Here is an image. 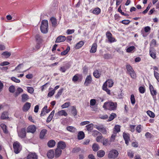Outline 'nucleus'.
<instances>
[{
	"mask_svg": "<svg viewBox=\"0 0 159 159\" xmlns=\"http://www.w3.org/2000/svg\"><path fill=\"white\" fill-rule=\"evenodd\" d=\"M117 103L116 102H113L111 101L105 102L103 105V107L106 109L110 111H114L116 110Z\"/></svg>",
	"mask_w": 159,
	"mask_h": 159,
	"instance_id": "nucleus-1",
	"label": "nucleus"
},
{
	"mask_svg": "<svg viewBox=\"0 0 159 159\" xmlns=\"http://www.w3.org/2000/svg\"><path fill=\"white\" fill-rule=\"evenodd\" d=\"M40 30L43 34L48 33V25L47 20H43L42 21L40 26Z\"/></svg>",
	"mask_w": 159,
	"mask_h": 159,
	"instance_id": "nucleus-2",
	"label": "nucleus"
},
{
	"mask_svg": "<svg viewBox=\"0 0 159 159\" xmlns=\"http://www.w3.org/2000/svg\"><path fill=\"white\" fill-rule=\"evenodd\" d=\"M118 152L115 149H113L109 152L108 157L109 158L115 159L118 156Z\"/></svg>",
	"mask_w": 159,
	"mask_h": 159,
	"instance_id": "nucleus-3",
	"label": "nucleus"
},
{
	"mask_svg": "<svg viewBox=\"0 0 159 159\" xmlns=\"http://www.w3.org/2000/svg\"><path fill=\"white\" fill-rule=\"evenodd\" d=\"M13 147L14 152L16 154L19 153L21 150L20 144L17 141H16L13 144Z\"/></svg>",
	"mask_w": 159,
	"mask_h": 159,
	"instance_id": "nucleus-4",
	"label": "nucleus"
},
{
	"mask_svg": "<svg viewBox=\"0 0 159 159\" xmlns=\"http://www.w3.org/2000/svg\"><path fill=\"white\" fill-rule=\"evenodd\" d=\"M18 135L21 138H24L26 136V132L25 128H22L18 132Z\"/></svg>",
	"mask_w": 159,
	"mask_h": 159,
	"instance_id": "nucleus-5",
	"label": "nucleus"
},
{
	"mask_svg": "<svg viewBox=\"0 0 159 159\" xmlns=\"http://www.w3.org/2000/svg\"><path fill=\"white\" fill-rule=\"evenodd\" d=\"M106 36L110 43H111L116 41V40L112 37V34L109 31L107 32Z\"/></svg>",
	"mask_w": 159,
	"mask_h": 159,
	"instance_id": "nucleus-6",
	"label": "nucleus"
},
{
	"mask_svg": "<svg viewBox=\"0 0 159 159\" xmlns=\"http://www.w3.org/2000/svg\"><path fill=\"white\" fill-rule=\"evenodd\" d=\"M123 136L125 140V143L127 145H128L129 141L130 140L129 134L124 132L123 133Z\"/></svg>",
	"mask_w": 159,
	"mask_h": 159,
	"instance_id": "nucleus-7",
	"label": "nucleus"
},
{
	"mask_svg": "<svg viewBox=\"0 0 159 159\" xmlns=\"http://www.w3.org/2000/svg\"><path fill=\"white\" fill-rule=\"evenodd\" d=\"M36 127L34 125H31L29 126L27 128V132L34 133L36 131Z\"/></svg>",
	"mask_w": 159,
	"mask_h": 159,
	"instance_id": "nucleus-8",
	"label": "nucleus"
},
{
	"mask_svg": "<svg viewBox=\"0 0 159 159\" xmlns=\"http://www.w3.org/2000/svg\"><path fill=\"white\" fill-rule=\"evenodd\" d=\"M66 145L65 143L63 141H59L57 144V148H59L61 149H63L66 148Z\"/></svg>",
	"mask_w": 159,
	"mask_h": 159,
	"instance_id": "nucleus-9",
	"label": "nucleus"
},
{
	"mask_svg": "<svg viewBox=\"0 0 159 159\" xmlns=\"http://www.w3.org/2000/svg\"><path fill=\"white\" fill-rule=\"evenodd\" d=\"M8 118V113L7 111H4L2 113L1 116V119L6 120Z\"/></svg>",
	"mask_w": 159,
	"mask_h": 159,
	"instance_id": "nucleus-10",
	"label": "nucleus"
},
{
	"mask_svg": "<svg viewBox=\"0 0 159 159\" xmlns=\"http://www.w3.org/2000/svg\"><path fill=\"white\" fill-rule=\"evenodd\" d=\"M31 107V104L28 102H26L23 106L22 110L24 111H27Z\"/></svg>",
	"mask_w": 159,
	"mask_h": 159,
	"instance_id": "nucleus-11",
	"label": "nucleus"
},
{
	"mask_svg": "<svg viewBox=\"0 0 159 159\" xmlns=\"http://www.w3.org/2000/svg\"><path fill=\"white\" fill-rule=\"evenodd\" d=\"M92 80V79L91 75H89L87 76L84 83V85L86 86H88L89 84L91 83Z\"/></svg>",
	"mask_w": 159,
	"mask_h": 159,
	"instance_id": "nucleus-12",
	"label": "nucleus"
},
{
	"mask_svg": "<svg viewBox=\"0 0 159 159\" xmlns=\"http://www.w3.org/2000/svg\"><path fill=\"white\" fill-rule=\"evenodd\" d=\"M50 111L47 109V106H46L42 109L40 114L41 116H44L46 114L48 113Z\"/></svg>",
	"mask_w": 159,
	"mask_h": 159,
	"instance_id": "nucleus-13",
	"label": "nucleus"
},
{
	"mask_svg": "<svg viewBox=\"0 0 159 159\" xmlns=\"http://www.w3.org/2000/svg\"><path fill=\"white\" fill-rule=\"evenodd\" d=\"M66 39L65 36L60 35L58 36L56 39L55 41L56 43H60L65 41Z\"/></svg>",
	"mask_w": 159,
	"mask_h": 159,
	"instance_id": "nucleus-14",
	"label": "nucleus"
},
{
	"mask_svg": "<svg viewBox=\"0 0 159 159\" xmlns=\"http://www.w3.org/2000/svg\"><path fill=\"white\" fill-rule=\"evenodd\" d=\"M62 152L61 150L58 148H57L55 150L54 155L56 158L59 157L61 155Z\"/></svg>",
	"mask_w": 159,
	"mask_h": 159,
	"instance_id": "nucleus-15",
	"label": "nucleus"
},
{
	"mask_svg": "<svg viewBox=\"0 0 159 159\" xmlns=\"http://www.w3.org/2000/svg\"><path fill=\"white\" fill-rule=\"evenodd\" d=\"M47 156L48 158L52 159L55 156L54 152L53 150H51L48 152Z\"/></svg>",
	"mask_w": 159,
	"mask_h": 159,
	"instance_id": "nucleus-16",
	"label": "nucleus"
},
{
	"mask_svg": "<svg viewBox=\"0 0 159 159\" xmlns=\"http://www.w3.org/2000/svg\"><path fill=\"white\" fill-rule=\"evenodd\" d=\"M27 159H37V156L35 153H30L27 157Z\"/></svg>",
	"mask_w": 159,
	"mask_h": 159,
	"instance_id": "nucleus-17",
	"label": "nucleus"
},
{
	"mask_svg": "<svg viewBox=\"0 0 159 159\" xmlns=\"http://www.w3.org/2000/svg\"><path fill=\"white\" fill-rule=\"evenodd\" d=\"M155 51L153 48H151L149 50V54L152 57L155 59L156 57Z\"/></svg>",
	"mask_w": 159,
	"mask_h": 159,
	"instance_id": "nucleus-18",
	"label": "nucleus"
},
{
	"mask_svg": "<svg viewBox=\"0 0 159 159\" xmlns=\"http://www.w3.org/2000/svg\"><path fill=\"white\" fill-rule=\"evenodd\" d=\"M97 47V45L96 43H94L90 50V52L91 53H94L96 52Z\"/></svg>",
	"mask_w": 159,
	"mask_h": 159,
	"instance_id": "nucleus-19",
	"label": "nucleus"
},
{
	"mask_svg": "<svg viewBox=\"0 0 159 159\" xmlns=\"http://www.w3.org/2000/svg\"><path fill=\"white\" fill-rule=\"evenodd\" d=\"M23 89L20 88H18L17 89L16 92L14 93V96L15 97L18 96L20 93L23 92Z\"/></svg>",
	"mask_w": 159,
	"mask_h": 159,
	"instance_id": "nucleus-20",
	"label": "nucleus"
},
{
	"mask_svg": "<svg viewBox=\"0 0 159 159\" xmlns=\"http://www.w3.org/2000/svg\"><path fill=\"white\" fill-rule=\"evenodd\" d=\"M54 113L55 111L54 110H53L51 112L49 116L47 118V119L46 120V122H47L49 123L51 120L53 116Z\"/></svg>",
	"mask_w": 159,
	"mask_h": 159,
	"instance_id": "nucleus-21",
	"label": "nucleus"
},
{
	"mask_svg": "<svg viewBox=\"0 0 159 159\" xmlns=\"http://www.w3.org/2000/svg\"><path fill=\"white\" fill-rule=\"evenodd\" d=\"M107 82H105L102 86V89L106 91L107 93L110 95L111 94L110 90L107 88Z\"/></svg>",
	"mask_w": 159,
	"mask_h": 159,
	"instance_id": "nucleus-22",
	"label": "nucleus"
},
{
	"mask_svg": "<svg viewBox=\"0 0 159 159\" xmlns=\"http://www.w3.org/2000/svg\"><path fill=\"white\" fill-rule=\"evenodd\" d=\"M66 129L68 131L73 133L75 132L76 131V128L72 126H67L66 127Z\"/></svg>",
	"mask_w": 159,
	"mask_h": 159,
	"instance_id": "nucleus-23",
	"label": "nucleus"
},
{
	"mask_svg": "<svg viewBox=\"0 0 159 159\" xmlns=\"http://www.w3.org/2000/svg\"><path fill=\"white\" fill-rule=\"evenodd\" d=\"M55 143H56L54 140H51L48 142V145L49 147L52 148L55 146Z\"/></svg>",
	"mask_w": 159,
	"mask_h": 159,
	"instance_id": "nucleus-24",
	"label": "nucleus"
},
{
	"mask_svg": "<svg viewBox=\"0 0 159 159\" xmlns=\"http://www.w3.org/2000/svg\"><path fill=\"white\" fill-rule=\"evenodd\" d=\"M57 114L59 116H67L68 115L67 113L64 110H61L58 111L57 113Z\"/></svg>",
	"mask_w": 159,
	"mask_h": 159,
	"instance_id": "nucleus-25",
	"label": "nucleus"
},
{
	"mask_svg": "<svg viewBox=\"0 0 159 159\" xmlns=\"http://www.w3.org/2000/svg\"><path fill=\"white\" fill-rule=\"evenodd\" d=\"M84 137V134L82 131L79 132L78 135V139L79 140H81L83 139Z\"/></svg>",
	"mask_w": 159,
	"mask_h": 159,
	"instance_id": "nucleus-26",
	"label": "nucleus"
},
{
	"mask_svg": "<svg viewBox=\"0 0 159 159\" xmlns=\"http://www.w3.org/2000/svg\"><path fill=\"white\" fill-rule=\"evenodd\" d=\"M47 130L44 129H43L41 131L39 134L40 138L41 139H43L44 138L45 135L47 133Z\"/></svg>",
	"mask_w": 159,
	"mask_h": 159,
	"instance_id": "nucleus-27",
	"label": "nucleus"
},
{
	"mask_svg": "<svg viewBox=\"0 0 159 159\" xmlns=\"http://www.w3.org/2000/svg\"><path fill=\"white\" fill-rule=\"evenodd\" d=\"M22 101L24 102L26 101L29 99V97L28 95L26 94H23L21 95Z\"/></svg>",
	"mask_w": 159,
	"mask_h": 159,
	"instance_id": "nucleus-28",
	"label": "nucleus"
},
{
	"mask_svg": "<svg viewBox=\"0 0 159 159\" xmlns=\"http://www.w3.org/2000/svg\"><path fill=\"white\" fill-rule=\"evenodd\" d=\"M50 20L53 27H56L57 25V21L56 19L54 17H52L50 19Z\"/></svg>",
	"mask_w": 159,
	"mask_h": 159,
	"instance_id": "nucleus-29",
	"label": "nucleus"
},
{
	"mask_svg": "<svg viewBox=\"0 0 159 159\" xmlns=\"http://www.w3.org/2000/svg\"><path fill=\"white\" fill-rule=\"evenodd\" d=\"M93 75L95 78H98L100 77L101 73L98 70H95L93 73Z\"/></svg>",
	"mask_w": 159,
	"mask_h": 159,
	"instance_id": "nucleus-30",
	"label": "nucleus"
},
{
	"mask_svg": "<svg viewBox=\"0 0 159 159\" xmlns=\"http://www.w3.org/2000/svg\"><path fill=\"white\" fill-rule=\"evenodd\" d=\"M105 154V152L103 150H100L97 152V156L100 157H103Z\"/></svg>",
	"mask_w": 159,
	"mask_h": 159,
	"instance_id": "nucleus-31",
	"label": "nucleus"
},
{
	"mask_svg": "<svg viewBox=\"0 0 159 159\" xmlns=\"http://www.w3.org/2000/svg\"><path fill=\"white\" fill-rule=\"evenodd\" d=\"M84 42L83 41H80L75 46V48L76 49H79L81 48L84 44Z\"/></svg>",
	"mask_w": 159,
	"mask_h": 159,
	"instance_id": "nucleus-32",
	"label": "nucleus"
},
{
	"mask_svg": "<svg viewBox=\"0 0 159 159\" xmlns=\"http://www.w3.org/2000/svg\"><path fill=\"white\" fill-rule=\"evenodd\" d=\"M114 129V133H116L119 132L120 131V126L118 125H116L115 126Z\"/></svg>",
	"mask_w": 159,
	"mask_h": 159,
	"instance_id": "nucleus-33",
	"label": "nucleus"
},
{
	"mask_svg": "<svg viewBox=\"0 0 159 159\" xmlns=\"http://www.w3.org/2000/svg\"><path fill=\"white\" fill-rule=\"evenodd\" d=\"M129 74L130 76L133 79H136V75L135 73L134 70H133L131 71V72H130L128 73Z\"/></svg>",
	"mask_w": 159,
	"mask_h": 159,
	"instance_id": "nucleus-34",
	"label": "nucleus"
},
{
	"mask_svg": "<svg viewBox=\"0 0 159 159\" xmlns=\"http://www.w3.org/2000/svg\"><path fill=\"white\" fill-rule=\"evenodd\" d=\"M105 82H107V85H108V86L110 87H111L113 86V82L111 79H109Z\"/></svg>",
	"mask_w": 159,
	"mask_h": 159,
	"instance_id": "nucleus-35",
	"label": "nucleus"
},
{
	"mask_svg": "<svg viewBox=\"0 0 159 159\" xmlns=\"http://www.w3.org/2000/svg\"><path fill=\"white\" fill-rule=\"evenodd\" d=\"M135 49V48L134 46L129 47L126 49V52H132Z\"/></svg>",
	"mask_w": 159,
	"mask_h": 159,
	"instance_id": "nucleus-36",
	"label": "nucleus"
},
{
	"mask_svg": "<svg viewBox=\"0 0 159 159\" xmlns=\"http://www.w3.org/2000/svg\"><path fill=\"white\" fill-rule=\"evenodd\" d=\"M0 126L3 129L4 132L5 133H8V131L7 129V126L6 125L4 124H1Z\"/></svg>",
	"mask_w": 159,
	"mask_h": 159,
	"instance_id": "nucleus-37",
	"label": "nucleus"
},
{
	"mask_svg": "<svg viewBox=\"0 0 159 159\" xmlns=\"http://www.w3.org/2000/svg\"><path fill=\"white\" fill-rule=\"evenodd\" d=\"M126 68L128 71V73L134 70L132 67L129 64H127L126 65Z\"/></svg>",
	"mask_w": 159,
	"mask_h": 159,
	"instance_id": "nucleus-38",
	"label": "nucleus"
},
{
	"mask_svg": "<svg viewBox=\"0 0 159 159\" xmlns=\"http://www.w3.org/2000/svg\"><path fill=\"white\" fill-rule=\"evenodd\" d=\"M92 148L94 151H97L99 149V146L97 144L94 143L93 145Z\"/></svg>",
	"mask_w": 159,
	"mask_h": 159,
	"instance_id": "nucleus-39",
	"label": "nucleus"
},
{
	"mask_svg": "<svg viewBox=\"0 0 159 159\" xmlns=\"http://www.w3.org/2000/svg\"><path fill=\"white\" fill-rule=\"evenodd\" d=\"M70 50V47L68 46L66 50L61 52V55H66L68 53V52Z\"/></svg>",
	"mask_w": 159,
	"mask_h": 159,
	"instance_id": "nucleus-40",
	"label": "nucleus"
},
{
	"mask_svg": "<svg viewBox=\"0 0 159 159\" xmlns=\"http://www.w3.org/2000/svg\"><path fill=\"white\" fill-rule=\"evenodd\" d=\"M100 9L99 8L97 7L94 9L93 11V13L95 14L98 15L100 12Z\"/></svg>",
	"mask_w": 159,
	"mask_h": 159,
	"instance_id": "nucleus-41",
	"label": "nucleus"
},
{
	"mask_svg": "<svg viewBox=\"0 0 159 159\" xmlns=\"http://www.w3.org/2000/svg\"><path fill=\"white\" fill-rule=\"evenodd\" d=\"M116 116V115L115 113H111L109 117L108 121H110L112 120Z\"/></svg>",
	"mask_w": 159,
	"mask_h": 159,
	"instance_id": "nucleus-42",
	"label": "nucleus"
},
{
	"mask_svg": "<svg viewBox=\"0 0 159 159\" xmlns=\"http://www.w3.org/2000/svg\"><path fill=\"white\" fill-rule=\"evenodd\" d=\"M86 127L88 130L91 131L93 128V125L92 124H90L87 125Z\"/></svg>",
	"mask_w": 159,
	"mask_h": 159,
	"instance_id": "nucleus-43",
	"label": "nucleus"
},
{
	"mask_svg": "<svg viewBox=\"0 0 159 159\" xmlns=\"http://www.w3.org/2000/svg\"><path fill=\"white\" fill-rule=\"evenodd\" d=\"M148 115L151 117L154 118L155 117V114L150 111H148L147 112Z\"/></svg>",
	"mask_w": 159,
	"mask_h": 159,
	"instance_id": "nucleus-44",
	"label": "nucleus"
},
{
	"mask_svg": "<svg viewBox=\"0 0 159 159\" xmlns=\"http://www.w3.org/2000/svg\"><path fill=\"white\" fill-rule=\"evenodd\" d=\"M2 55L4 56L6 58H8L11 56V53L10 52H5L2 53Z\"/></svg>",
	"mask_w": 159,
	"mask_h": 159,
	"instance_id": "nucleus-45",
	"label": "nucleus"
},
{
	"mask_svg": "<svg viewBox=\"0 0 159 159\" xmlns=\"http://www.w3.org/2000/svg\"><path fill=\"white\" fill-rule=\"evenodd\" d=\"M27 88L28 92L31 94H32L33 93L34 90L33 87H27Z\"/></svg>",
	"mask_w": 159,
	"mask_h": 159,
	"instance_id": "nucleus-46",
	"label": "nucleus"
},
{
	"mask_svg": "<svg viewBox=\"0 0 159 159\" xmlns=\"http://www.w3.org/2000/svg\"><path fill=\"white\" fill-rule=\"evenodd\" d=\"M103 126L102 125H94V127L99 131L102 129Z\"/></svg>",
	"mask_w": 159,
	"mask_h": 159,
	"instance_id": "nucleus-47",
	"label": "nucleus"
},
{
	"mask_svg": "<svg viewBox=\"0 0 159 159\" xmlns=\"http://www.w3.org/2000/svg\"><path fill=\"white\" fill-rule=\"evenodd\" d=\"M130 100L131 103L134 105L135 102V100L134 96V94H132L131 95Z\"/></svg>",
	"mask_w": 159,
	"mask_h": 159,
	"instance_id": "nucleus-48",
	"label": "nucleus"
},
{
	"mask_svg": "<svg viewBox=\"0 0 159 159\" xmlns=\"http://www.w3.org/2000/svg\"><path fill=\"white\" fill-rule=\"evenodd\" d=\"M35 39L39 43H41L42 40L41 37L39 35L37 34L35 36Z\"/></svg>",
	"mask_w": 159,
	"mask_h": 159,
	"instance_id": "nucleus-49",
	"label": "nucleus"
},
{
	"mask_svg": "<svg viewBox=\"0 0 159 159\" xmlns=\"http://www.w3.org/2000/svg\"><path fill=\"white\" fill-rule=\"evenodd\" d=\"M15 88L13 85L11 86L9 88V91L11 93H13L15 91Z\"/></svg>",
	"mask_w": 159,
	"mask_h": 159,
	"instance_id": "nucleus-50",
	"label": "nucleus"
},
{
	"mask_svg": "<svg viewBox=\"0 0 159 159\" xmlns=\"http://www.w3.org/2000/svg\"><path fill=\"white\" fill-rule=\"evenodd\" d=\"M154 74L155 78L157 80V81L159 82V73L154 71Z\"/></svg>",
	"mask_w": 159,
	"mask_h": 159,
	"instance_id": "nucleus-51",
	"label": "nucleus"
},
{
	"mask_svg": "<svg viewBox=\"0 0 159 159\" xmlns=\"http://www.w3.org/2000/svg\"><path fill=\"white\" fill-rule=\"evenodd\" d=\"M70 105L69 102H66L64 103L61 106V107L62 108H64L68 107Z\"/></svg>",
	"mask_w": 159,
	"mask_h": 159,
	"instance_id": "nucleus-52",
	"label": "nucleus"
},
{
	"mask_svg": "<svg viewBox=\"0 0 159 159\" xmlns=\"http://www.w3.org/2000/svg\"><path fill=\"white\" fill-rule=\"evenodd\" d=\"M151 93L152 96L153 97V98L154 99H155V98L154 97V96H156L157 94V92L156 90L154 89L150 91Z\"/></svg>",
	"mask_w": 159,
	"mask_h": 159,
	"instance_id": "nucleus-53",
	"label": "nucleus"
},
{
	"mask_svg": "<svg viewBox=\"0 0 159 159\" xmlns=\"http://www.w3.org/2000/svg\"><path fill=\"white\" fill-rule=\"evenodd\" d=\"M139 90L141 93H143L145 91V89L144 87L141 86L139 88Z\"/></svg>",
	"mask_w": 159,
	"mask_h": 159,
	"instance_id": "nucleus-54",
	"label": "nucleus"
},
{
	"mask_svg": "<svg viewBox=\"0 0 159 159\" xmlns=\"http://www.w3.org/2000/svg\"><path fill=\"white\" fill-rule=\"evenodd\" d=\"M72 113L74 116H75L77 115V110L74 107L72 106Z\"/></svg>",
	"mask_w": 159,
	"mask_h": 159,
	"instance_id": "nucleus-55",
	"label": "nucleus"
},
{
	"mask_svg": "<svg viewBox=\"0 0 159 159\" xmlns=\"http://www.w3.org/2000/svg\"><path fill=\"white\" fill-rule=\"evenodd\" d=\"M63 90V89H60L58 91L57 94L56 95V97L57 98L59 97L61 94Z\"/></svg>",
	"mask_w": 159,
	"mask_h": 159,
	"instance_id": "nucleus-56",
	"label": "nucleus"
},
{
	"mask_svg": "<svg viewBox=\"0 0 159 159\" xmlns=\"http://www.w3.org/2000/svg\"><path fill=\"white\" fill-rule=\"evenodd\" d=\"M78 75V74H76L73 77L72 79L73 81L76 82L79 79V77Z\"/></svg>",
	"mask_w": 159,
	"mask_h": 159,
	"instance_id": "nucleus-57",
	"label": "nucleus"
},
{
	"mask_svg": "<svg viewBox=\"0 0 159 159\" xmlns=\"http://www.w3.org/2000/svg\"><path fill=\"white\" fill-rule=\"evenodd\" d=\"M74 32L75 30L74 29H68L67 30L66 33L67 34H70L73 33Z\"/></svg>",
	"mask_w": 159,
	"mask_h": 159,
	"instance_id": "nucleus-58",
	"label": "nucleus"
},
{
	"mask_svg": "<svg viewBox=\"0 0 159 159\" xmlns=\"http://www.w3.org/2000/svg\"><path fill=\"white\" fill-rule=\"evenodd\" d=\"M11 80L13 81L16 83H19L20 82V80L19 79H17L15 77H12L11 78Z\"/></svg>",
	"mask_w": 159,
	"mask_h": 159,
	"instance_id": "nucleus-59",
	"label": "nucleus"
},
{
	"mask_svg": "<svg viewBox=\"0 0 159 159\" xmlns=\"http://www.w3.org/2000/svg\"><path fill=\"white\" fill-rule=\"evenodd\" d=\"M96 103V101L95 99H91L90 100V105L92 106H94Z\"/></svg>",
	"mask_w": 159,
	"mask_h": 159,
	"instance_id": "nucleus-60",
	"label": "nucleus"
},
{
	"mask_svg": "<svg viewBox=\"0 0 159 159\" xmlns=\"http://www.w3.org/2000/svg\"><path fill=\"white\" fill-rule=\"evenodd\" d=\"M128 155L130 158H132L133 157L134 153L132 151H129L128 152Z\"/></svg>",
	"mask_w": 159,
	"mask_h": 159,
	"instance_id": "nucleus-61",
	"label": "nucleus"
},
{
	"mask_svg": "<svg viewBox=\"0 0 159 159\" xmlns=\"http://www.w3.org/2000/svg\"><path fill=\"white\" fill-rule=\"evenodd\" d=\"M55 93V91H54V90H52L50 91L48 95V96L49 97H51L52 95H54Z\"/></svg>",
	"mask_w": 159,
	"mask_h": 159,
	"instance_id": "nucleus-62",
	"label": "nucleus"
},
{
	"mask_svg": "<svg viewBox=\"0 0 159 159\" xmlns=\"http://www.w3.org/2000/svg\"><path fill=\"white\" fill-rule=\"evenodd\" d=\"M111 57V56L110 54H106L104 55V58L105 59H109Z\"/></svg>",
	"mask_w": 159,
	"mask_h": 159,
	"instance_id": "nucleus-63",
	"label": "nucleus"
},
{
	"mask_svg": "<svg viewBox=\"0 0 159 159\" xmlns=\"http://www.w3.org/2000/svg\"><path fill=\"white\" fill-rule=\"evenodd\" d=\"M100 131L102 133L106 134L107 133V131L106 129L104 126L102 127Z\"/></svg>",
	"mask_w": 159,
	"mask_h": 159,
	"instance_id": "nucleus-64",
	"label": "nucleus"
}]
</instances>
